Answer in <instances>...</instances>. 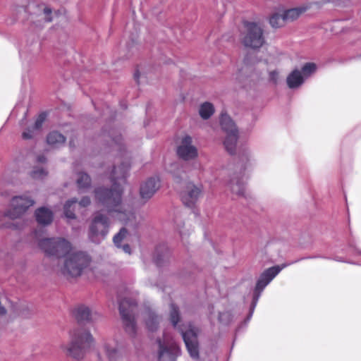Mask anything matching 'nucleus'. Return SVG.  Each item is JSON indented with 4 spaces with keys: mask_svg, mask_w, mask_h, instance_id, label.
I'll return each instance as SVG.
<instances>
[{
    "mask_svg": "<svg viewBox=\"0 0 361 361\" xmlns=\"http://www.w3.org/2000/svg\"><path fill=\"white\" fill-rule=\"evenodd\" d=\"M130 169V163L126 161L114 167L111 173L112 188L110 190L99 188L95 190V197L99 204L104 207L107 214L128 224L135 219L133 213L128 211V207L122 201L123 187Z\"/></svg>",
    "mask_w": 361,
    "mask_h": 361,
    "instance_id": "obj_1",
    "label": "nucleus"
},
{
    "mask_svg": "<svg viewBox=\"0 0 361 361\" xmlns=\"http://www.w3.org/2000/svg\"><path fill=\"white\" fill-rule=\"evenodd\" d=\"M70 341L62 345L61 349L66 354L75 360L82 359L86 350L89 348L94 339L90 331L82 327L73 329L69 331Z\"/></svg>",
    "mask_w": 361,
    "mask_h": 361,
    "instance_id": "obj_2",
    "label": "nucleus"
},
{
    "mask_svg": "<svg viewBox=\"0 0 361 361\" xmlns=\"http://www.w3.org/2000/svg\"><path fill=\"white\" fill-rule=\"evenodd\" d=\"M180 319L177 307L171 304L170 306V321L173 327L178 329L183 338L187 350L190 355L197 359L199 356L197 329L190 324L188 325H178Z\"/></svg>",
    "mask_w": 361,
    "mask_h": 361,
    "instance_id": "obj_3",
    "label": "nucleus"
},
{
    "mask_svg": "<svg viewBox=\"0 0 361 361\" xmlns=\"http://www.w3.org/2000/svg\"><path fill=\"white\" fill-rule=\"evenodd\" d=\"M90 264V258L85 252H70L65 256L61 272L66 277H77L87 269Z\"/></svg>",
    "mask_w": 361,
    "mask_h": 361,
    "instance_id": "obj_4",
    "label": "nucleus"
},
{
    "mask_svg": "<svg viewBox=\"0 0 361 361\" xmlns=\"http://www.w3.org/2000/svg\"><path fill=\"white\" fill-rule=\"evenodd\" d=\"M38 245L46 255L56 258L65 257L72 250L71 243L62 238L42 239Z\"/></svg>",
    "mask_w": 361,
    "mask_h": 361,
    "instance_id": "obj_5",
    "label": "nucleus"
},
{
    "mask_svg": "<svg viewBox=\"0 0 361 361\" xmlns=\"http://www.w3.org/2000/svg\"><path fill=\"white\" fill-rule=\"evenodd\" d=\"M159 346L158 361H176L181 354L179 345L173 338L166 331L164 332L163 338L157 341Z\"/></svg>",
    "mask_w": 361,
    "mask_h": 361,
    "instance_id": "obj_6",
    "label": "nucleus"
},
{
    "mask_svg": "<svg viewBox=\"0 0 361 361\" xmlns=\"http://www.w3.org/2000/svg\"><path fill=\"white\" fill-rule=\"evenodd\" d=\"M286 267V264L281 266H274L264 270L259 276L256 286L255 288L253 301L250 308V312L248 320L252 317L255 307L257 305V301L260 297L262 292L266 286L279 274V272Z\"/></svg>",
    "mask_w": 361,
    "mask_h": 361,
    "instance_id": "obj_7",
    "label": "nucleus"
},
{
    "mask_svg": "<svg viewBox=\"0 0 361 361\" xmlns=\"http://www.w3.org/2000/svg\"><path fill=\"white\" fill-rule=\"evenodd\" d=\"M317 66L314 63H305L301 69L292 71L286 78V83L290 89H298L316 71Z\"/></svg>",
    "mask_w": 361,
    "mask_h": 361,
    "instance_id": "obj_8",
    "label": "nucleus"
},
{
    "mask_svg": "<svg viewBox=\"0 0 361 361\" xmlns=\"http://www.w3.org/2000/svg\"><path fill=\"white\" fill-rule=\"evenodd\" d=\"M34 204L35 200L27 194L15 196L11 199L10 208L5 212V216L11 219L20 218Z\"/></svg>",
    "mask_w": 361,
    "mask_h": 361,
    "instance_id": "obj_9",
    "label": "nucleus"
},
{
    "mask_svg": "<svg viewBox=\"0 0 361 361\" xmlns=\"http://www.w3.org/2000/svg\"><path fill=\"white\" fill-rule=\"evenodd\" d=\"M242 42L245 47L252 49L261 47L264 42L262 27L255 23H246Z\"/></svg>",
    "mask_w": 361,
    "mask_h": 361,
    "instance_id": "obj_10",
    "label": "nucleus"
},
{
    "mask_svg": "<svg viewBox=\"0 0 361 361\" xmlns=\"http://www.w3.org/2000/svg\"><path fill=\"white\" fill-rule=\"evenodd\" d=\"M108 228V219L101 213H97L90 226V239L94 243H99L107 235Z\"/></svg>",
    "mask_w": 361,
    "mask_h": 361,
    "instance_id": "obj_11",
    "label": "nucleus"
},
{
    "mask_svg": "<svg viewBox=\"0 0 361 361\" xmlns=\"http://www.w3.org/2000/svg\"><path fill=\"white\" fill-rule=\"evenodd\" d=\"M176 153L178 157L189 161L198 156L197 147L192 144V138L188 135L179 137L176 141Z\"/></svg>",
    "mask_w": 361,
    "mask_h": 361,
    "instance_id": "obj_12",
    "label": "nucleus"
},
{
    "mask_svg": "<svg viewBox=\"0 0 361 361\" xmlns=\"http://www.w3.org/2000/svg\"><path fill=\"white\" fill-rule=\"evenodd\" d=\"M136 306L135 302L130 301L128 299H123L120 302L119 310L124 324L126 330L130 334L135 332V323L134 309Z\"/></svg>",
    "mask_w": 361,
    "mask_h": 361,
    "instance_id": "obj_13",
    "label": "nucleus"
},
{
    "mask_svg": "<svg viewBox=\"0 0 361 361\" xmlns=\"http://www.w3.org/2000/svg\"><path fill=\"white\" fill-rule=\"evenodd\" d=\"M27 9L31 13L32 20L36 18L37 20L40 23L52 20V10L45 4L35 5L34 4H30Z\"/></svg>",
    "mask_w": 361,
    "mask_h": 361,
    "instance_id": "obj_14",
    "label": "nucleus"
},
{
    "mask_svg": "<svg viewBox=\"0 0 361 361\" xmlns=\"http://www.w3.org/2000/svg\"><path fill=\"white\" fill-rule=\"evenodd\" d=\"M200 188L192 183L185 185L184 190L181 192V200L185 205L188 207H193L201 195Z\"/></svg>",
    "mask_w": 361,
    "mask_h": 361,
    "instance_id": "obj_15",
    "label": "nucleus"
},
{
    "mask_svg": "<svg viewBox=\"0 0 361 361\" xmlns=\"http://www.w3.org/2000/svg\"><path fill=\"white\" fill-rule=\"evenodd\" d=\"M160 187L158 177H151L142 183L140 188V197L145 200H149Z\"/></svg>",
    "mask_w": 361,
    "mask_h": 361,
    "instance_id": "obj_16",
    "label": "nucleus"
},
{
    "mask_svg": "<svg viewBox=\"0 0 361 361\" xmlns=\"http://www.w3.org/2000/svg\"><path fill=\"white\" fill-rule=\"evenodd\" d=\"M228 188L231 192L239 197L245 194V184L243 176L238 173H233L228 183Z\"/></svg>",
    "mask_w": 361,
    "mask_h": 361,
    "instance_id": "obj_17",
    "label": "nucleus"
},
{
    "mask_svg": "<svg viewBox=\"0 0 361 361\" xmlns=\"http://www.w3.org/2000/svg\"><path fill=\"white\" fill-rule=\"evenodd\" d=\"M73 314L78 322H90L93 319L96 312L85 305H80L74 309Z\"/></svg>",
    "mask_w": 361,
    "mask_h": 361,
    "instance_id": "obj_18",
    "label": "nucleus"
},
{
    "mask_svg": "<svg viewBox=\"0 0 361 361\" xmlns=\"http://www.w3.org/2000/svg\"><path fill=\"white\" fill-rule=\"evenodd\" d=\"M102 350L109 361H120L122 357L121 352L114 345L111 340H107L103 343Z\"/></svg>",
    "mask_w": 361,
    "mask_h": 361,
    "instance_id": "obj_19",
    "label": "nucleus"
},
{
    "mask_svg": "<svg viewBox=\"0 0 361 361\" xmlns=\"http://www.w3.org/2000/svg\"><path fill=\"white\" fill-rule=\"evenodd\" d=\"M35 217L40 225L47 226L53 220V213L46 207H40L35 211Z\"/></svg>",
    "mask_w": 361,
    "mask_h": 361,
    "instance_id": "obj_20",
    "label": "nucleus"
},
{
    "mask_svg": "<svg viewBox=\"0 0 361 361\" xmlns=\"http://www.w3.org/2000/svg\"><path fill=\"white\" fill-rule=\"evenodd\" d=\"M232 130H234L233 129ZM238 140V131L226 133L224 141V145L226 150L231 154H233L236 152L237 142Z\"/></svg>",
    "mask_w": 361,
    "mask_h": 361,
    "instance_id": "obj_21",
    "label": "nucleus"
},
{
    "mask_svg": "<svg viewBox=\"0 0 361 361\" xmlns=\"http://www.w3.org/2000/svg\"><path fill=\"white\" fill-rule=\"evenodd\" d=\"M128 233L125 228H123L114 237V243L118 247H121L124 252L130 253V247L128 244L122 245L121 243L127 240Z\"/></svg>",
    "mask_w": 361,
    "mask_h": 361,
    "instance_id": "obj_22",
    "label": "nucleus"
},
{
    "mask_svg": "<svg viewBox=\"0 0 361 361\" xmlns=\"http://www.w3.org/2000/svg\"><path fill=\"white\" fill-rule=\"evenodd\" d=\"M220 124H221V128L222 130L226 133H232V130L233 128V131L234 132H238V130L235 126V124L234 123V122L233 121V120L230 118V116H228L225 113H222L221 114V117H220Z\"/></svg>",
    "mask_w": 361,
    "mask_h": 361,
    "instance_id": "obj_23",
    "label": "nucleus"
},
{
    "mask_svg": "<svg viewBox=\"0 0 361 361\" xmlns=\"http://www.w3.org/2000/svg\"><path fill=\"white\" fill-rule=\"evenodd\" d=\"M146 326L149 331H154L158 327L159 317L152 310H148L146 312Z\"/></svg>",
    "mask_w": 361,
    "mask_h": 361,
    "instance_id": "obj_24",
    "label": "nucleus"
},
{
    "mask_svg": "<svg viewBox=\"0 0 361 361\" xmlns=\"http://www.w3.org/2000/svg\"><path fill=\"white\" fill-rule=\"evenodd\" d=\"M65 137L56 131L50 133L47 138L48 145L54 147H57L63 145L65 142Z\"/></svg>",
    "mask_w": 361,
    "mask_h": 361,
    "instance_id": "obj_25",
    "label": "nucleus"
},
{
    "mask_svg": "<svg viewBox=\"0 0 361 361\" xmlns=\"http://www.w3.org/2000/svg\"><path fill=\"white\" fill-rule=\"evenodd\" d=\"M307 10L305 7L293 8L288 9L282 13L284 20L292 21L297 19L303 12Z\"/></svg>",
    "mask_w": 361,
    "mask_h": 361,
    "instance_id": "obj_26",
    "label": "nucleus"
},
{
    "mask_svg": "<svg viewBox=\"0 0 361 361\" xmlns=\"http://www.w3.org/2000/svg\"><path fill=\"white\" fill-rule=\"evenodd\" d=\"M214 113V107L210 102L202 104L199 109V114L203 119H208Z\"/></svg>",
    "mask_w": 361,
    "mask_h": 361,
    "instance_id": "obj_27",
    "label": "nucleus"
},
{
    "mask_svg": "<svg viewBox=\"0 0 361 361\" xmlns=\"http://www.w3.org/2000/svg\"><path fill=\"white\" fill-rule=\"evenodd\" d=\"M76 183L79 190H83L90 186L91 180L90 176L85 173H79Z\"/></svg>",
    "mask_w": 361,
    "mask_h": 361,
    "instance_id": "obj_28",
    "label": "nucleus"
},
{
    "mask_svg": "<svg viewBox=\"0 0 361 361\" xmlns=\"http://www.w3.org/2000/svg\"><path fill=\"white\" fill-rule=\"evenodd\" d=\"M270 25L275 28L281 27L283 25L285 20L283 16L278 13L271 15L269 19Z\"/></svg>",
    "mask_w": 361,
    "mask_h": 361,
    "instance_id": "obj_29",
    "label": "nucleus"
},
{
    "mask_svg": "<svg viewBox=\"0 0 361 361\" xmlns=\"http://www.w3.org/2000/svg\"><path fill=\"white\" fill-rule=\"evenodd\" d=\"M77 202V200L75 198H73L66 202L64 205V214L68 219H74L75 214L73 213V210L72 209V207L75 206Z\"/></svg>",
    "mask_w": 361,
    "mask_h": 361,
    "instance_id": "obj_30",
    "label": "nucleus"
},
{
    "mask_svg": "<svg viewBox=\"0 0 361 361\" xmlns=\"http://www.w3.org/2000/svg\"><path fill=\"white\" fill-rule=\"evenodd\" d=\"M47 171L42 167H35L31 172V176L35 179H42L47 176Z\"/></svg>",
    "mask_w": 361,
    "mask_h": 361,
    "instance_id": "obj_31",
    "label": "nucleus"
},
{
    "mask_svg": "<svg viewBox=\"0 0 361 361\" xmlns=\"http://www.w3.org/2000/svg\"><path fill=\"white\" fill-rule=\"evenodd\" d=\"M232 320V315L229 312L220 313L219 315V321L223 324H228Z\"/></svg>",
    "mask_w": 361,
    "mask_h": 361,
    "instance_id": "obj_32",
    "label": "nucleus"
},
{
    "mask_svg": "<svg viewBox=\"0 0 361 361\" xmlns=\"http://www.w3.org/2000/svg\"><path fill=\"white\" fill-rule=\"evenodd\" d=\"M45 119L46 114L44 113L39 114L37 118L35 125L33 126L34 129L36 130L37 131L39 130Z\"/></svg>",
    "mask_w": 361,
    "mask_h": 361,
    "instance_id": "obj_33",
    "label": "nucleus"
},
{
    "mask_svg": "<svg viewBox=\"0 0 361 361\" xmlns=\"http://www.w3.org/2000/svg\"><path fill=\"white\" fill-rule=\"evenodd\" d=\"M240 160L242 161H251L253 160V154L250 149H245L240 154Z\"/></svg>",
    "mask_w": 361,
    "mask_h": 361,
    "instance_id": "obj_34",
    "label": "nucleus"
},
{
    "mask_svg": "<svg viewBox=\"0 0 361 361\" xmlns=\"http://www.w3.org/2000/svg\"><path fill=\"white\" fill-rule=\"evenodd\" d=\"M279 78V73L276 70L271 71L269 73V80L270 82L276 84Z\"/></svg>",
    "mask_w": 361,
    "mask_h": 361,
    "instance_id": "obj_35",
    "label": "nucleus"
},
{
    "mask_svg": "<svg viewBox=\"0 0 361 361\" xmlns=\"http://www.w3.org/2000/svg\"><path fill=\"white\" fill-rule=\"evenodd\" d=\"M37 130L34 129V128L32 127V129L30 128H27L26 130H25L23 133V138L25 139V140H28V139H31L34 135L35 134V132Z\"/></svg>",
    "mask_w": 361,
    "mask_h": 361,
    "instance_id": "obj_36",
    "label": "nucleus"
},
{
    "mask_svg": "<svg viewBox=\"0 0 361 361\" xmlns=\"http://www.w3.org/2000/svg\"><path fill=\"white\" fill-rule=\"evenodd\" d=\"M90 204V200L87 197H84L79 202V205L81 207H86Z\"/></svg>",
    "mask_w": 361,
    "mask_h": 361,
    "instance_id": "obj_37",
    "label": "nucleus"
},
{
    "mask_svg": "<svg viewBox=\"0 0 361 361\" xmlns=\"http://www.w3.org/2000/svg\"><path fill=\"white\" fill-rule=\"evenodd\" d=\"M46 161V159L44 156H39L37 158V161L39 163H44Z\"/></svg>",
    "mask_w": 361,
    "mask_h": 361,
    "instance_id": "obj_38",
    "label": "nucleus"
},
{
    "mask_svg": "<svg viewBox=\"0 0 361 361\" xmlns=\"http://www.w3.org/2000/svg\"><path fill=\"white\" fill-rule=\"evenodd\" d=\"M35 236H36L37 238H38V235H37V231H35Z\"/></svg>",
    "mask_w": 361,
    "mask_h": 361,
    "instance_id": "obj_39",
    "label": "nucleus"
},
{
    "mask_svg": "<svg viewBox=\"0 0 361 361\" xmlns=\"http://www.w3.org/2000/svg\"><path fill=\"white\" fill-rule=\"evenodd\" d=\"M156 263H157V264H159V262L158 259H156Z\"/></svg>",
    "mask_w": 361,
    "mask_h": 361,
    "instance_id": "obj_40",
    "label": "nucleus"
},
{
    "mask_svg": "<svg viewBox=\"0 0 361 361\" xmlns=\"http://www.w3.org/2000/svg\"><path fill=\"white\" fill-rule=\"evenodd\" d=\"M179 232H180V235H183V231H182L181 230H180V231H179Z\"/></svg>",
    "mask_w": 361,
    "mask_h": 361,
    "instance_id": "obj_41",
    "label": "nucleus"
},
{
    "mask_svg": "<svg viewBox=\"0 0 361 361\" xmlns=\"http://www.w3.org/2000/svg\"><path fill=\"white\" fill-rule=\"evenodd\" d=\"M360 254H361V252H360Z\"/></svg>",
    "mask_w": 361,
    "mask_h": 361,
    "instance_id": "obj_42",
    "label": "nucleus"
}]
</instances>
